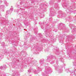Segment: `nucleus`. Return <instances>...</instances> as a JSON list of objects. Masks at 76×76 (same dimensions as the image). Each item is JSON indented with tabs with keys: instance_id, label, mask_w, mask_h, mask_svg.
Returning <instances> with one entry per match:
<instances>
[{
	"instance_id": "a878e982",
	"label": "nucleus",
	"mask_w": 76,
	"mask_h": 76,
	"mask_svg": "<svg viewBox=\"0 0 76 76\" xmlns=\"http://www.w3.org/2000/svg\"><path fill=\"white\" fill-rule=\"evenodd\" d=\"M48 72H49L48 71H47V73H48Z\"/></svg>"
},
{
	"instance_id": "393cba45",
	"label": "nucleus",
	"mask_w": 76,
	"mask_h": 76,
	"mask_svg": "<svg viewBox=\"0 0 76 76\" xmlns=\"http://www.w3.org/2000/svg\"><path fill=\"white\" fill-rule=\"evenodd\" d=\"M2 7V6H1L0 7V8H1Z\"/></svg>"
},
{
	"instance_id": "473e14b6",
	"label": "nucleus",
	"mask_w": 76,
	"mask_h": 76,
	"mask_svg": "<svg viewBox=\"0 0 76 76\" xmlns=\"http://www.w3.org/2000/svg\"><path fill=\"white\" fill-rule=\"evenodd\" d=\"M12 72H13L14 71H12Z\"/></svg>"
},
{
	"instance_id": "1a4fd4ad",
	"label": "nucleus",
	"mask_w": 76,
	"mask_h": 76,
	"mask_svg": "<svg viewBox=\"0 0 76 76\" xmlns=\"http://www.w3.org/2000/svg\"><path fill=\"white\" fill-rule=\"evenodd\" d=\"M60 60L61 62H64V59H63V58H61L60 59Z\"/></svg>"
},
{
	"instance_id": "a211bd4d",
	"label": "nucleus",
	"mask_w": 76,
	"mask_h": 76,
	"mask_svg": "<svg viewBox=\"0 0 76 76\" xmlns=\"http://www.w3.org/2000/svg\"><path fill=\"white\" fill-rule=\"evenodd\" d=\"M7 6H8V4H7V3L6 4H5Z\"/></svg>"
},
{
	"instance_id": "dca6fc26",
	"label": "nucleus",
	"mask_w": 76,
	"mask_h": 76,
	"mask_svg": "<svg viewBox=\"0 0 76 76\" xmlns=\"http://www.w3.org/2000/svg\"><path fill=\"white\" fill-rule=\"evenodd\" d=\"M50 10V13H52V14H53V13H53V12H52H52H53V11H51V10Z\"/></svg>"
},
{
	"instance_id": "6ab92c4d",
	"label": "nucleus",
	"mask_w": 76,
	"mask_h": 76,
	"mask_svg": "<svg viewBox=\"0 0 76 76\" xmlns=\"http://www.w3.org/2000/svg\"><path fill=\"white\" fill-rule=\"evenodd\" d=\"M73 73H75V74H76V70L74 72H73Z\"/></svg>"
},
{
	"instance_id": "6e6552de",
	"label": "nucleus",
	"mask_w": 76,
	"mask_h": 76,
	"mask_svg": "<svg viewBox=\"0 0 76 76\" xmlns=\"http://www.w3.org/2000/svg\"><path fill=\"white\" fill-rule=\"evenodd\" d=\"M2 44V46H3V47H4V46H5V43L4 42H3Z\"/></svg>"
},
{
	"instance_id": "cd10ccee",
	"label": "nucleus",
	"mask_w": 76,
	"mask_h": 76,
	"mask_svg": "<svg viewBox=\"0 0 76 76\" xmlns=\"http://www.w3.org/2000/svg\"><path fill=\"white\" fill-rule=\"evenodd\" d=\"M76 71V69L75 70V71L74 72H75V71Z\"/></svg>"
},
{
	"instance_id": "4be33fe9",
	"label": "nucleus",
	"mask_w": 76,
	"mask_h": 76,
	"mask_svg": "<svg viewBox=\"0 0 76 76\" xmlns=\"http://www.w3.org/2000/svg\"><path fill=\"white\" fill-rule=\"evenodd\" d=\"M51 19V18H49V20H50V21L51 20H50Z\"/></svg>"
},
{
	"instance_id": "f704fd0d",
	"label": "nucleus",
	"mask_w": 76,
	"mask_h": 76,
	"mask_svg": "<svg viewBox=\"0 0 76 76\" xmlns=\"http://www.w3.org/2000/svg\"><path fill=\"white\" fill-rule=\"evenodd\" d=\"M25 29H24V30H25Z\"/></svg>"
},
{
	"instance_id": "412c9836",
	"label": "nucleus",
	"mask_w": 76,
	"mask_h": 76,
	"mask_svg": "<svg viewBox=\"0 0 76 76\" xmlns=\"http://www.w3.org/2000/svg\"><path fill=\"white\" fill-rule=\"evenodd\" d=\"M74 59H75V60H76V57H74Z\"/></svg>"
},
{
	"instance_id": "f8f14e48",
	"label": "nucleus",
	"mask_w": 76,
	"mask_h": 76,
	"mask_svg": "<svg viewBox=\"0 0 76 76\" xmlns=\"http://www.w3.org/2000/svg\"><path fill=\"white\" fill-rule=\"evenodd\" d=\"M59 15L60 17H63V15L61 14H59Z\"/></svg>"
},
{
	"instance_id": "2f4dec72",
	"label": "nucleus",
	"mask_w": 76,
	"mask_h": 76,
	"mask_svg": "<svg viewBox=\"0 0 76 76\" xmlns=\"http://www.w3.org/2000/svg\"><path fill=\"white\" fill-rule=\"evenodd\" d=\"M40 36V37H41V36H40H40Z\"/></svg>"
},
{
	"instance_id": "4468645a",
	"label": "nucleus",
	"mask_w": 76,
	"mask_h": 76,
	"mask_svg": "<svg viewBox=\"0 0 76 76\" xmlns=\"http://www.w3.org/2000/svg\"><path fill=\"white\" fill-rule=\"evenodd\" d=\"M1 39V35H0V40Z\"/></svg>"
},
{
	"instance_id": "39448f33",
	"label": "nucleus",
	"mask_w": 76,
	"mask_h": 76,
	"mask_svg": "<svg viewBox=\"0 0 76 76\" xmlns=\"http://www.w3.org/2000/svg\"><path fill=\"white\" fill-rule=\"evenodd\" d=\"M4 68H5V69H6V65H5L4 66H1L0 67L1 69H4Z\"/></svg>"
},
{
	"instance_id": "20e7f679",
	"label": "nucleus",
	"mask_w": 76,
	"mask_h": 76,
	"mask_svg": "<svg viewBox=\"0 0 76 76\" xmlns=\"http://www.w3.org/2000/svg\"><path fill=\"white\" fill-rule=\"evenodd\" d=\"M15 74L14 75L15 76H20V75L19 74H18V73H16V71L15 72Z\"/></svg>"
},
{
	"instance_id": "c756f323",
	"label": "nucleus",
	"mask_w": 76,
	"mask_h": 76,
	"mask_svg": "<svg viewBox=\"0 0 76 76\" xmlns=\"http://www.w3.org/2000/svg\"><path fill=\"white\" fill-rule=\"evenodd\" d=\"M13 74V75H14L15 73H14Z\"/></svg>"
},
{
	"instance_id": "9b49d317",
	"label": "nucleus",
	"mask_w": 76,
	"mask_h": 76,
	"mask_svg": "<svg viewBox=\"0 0 76 76\" xmlns=\"http://www.w3.org/2000/svg\"><path fill=\"white\" fill-rule=\"evenodd\" d=\"M44 31L45 34H47V30H45V29H44Z\"/></svg>"
},
{
	"instance_id": "ddd939ff",
	"label": "nucleus",
	"mask_w": 76,
	"mask_h": 76,
	"mask_svg": "<svg viewBox=\"0 0 76 76\" xmlns=\"http://www.w3.org/2000/svg\"><path fill=\"white\" fill-rule=\"evenodd\" d=\"M64 6L65 7H64V9H66V7L67 6V5H65Z\"/></svg>"
},
{
	"instance_id": "423d86ee",
	"label": "nucleus",
	"mask_w": 76,
	"mask_h": 76,
	"mask_svg": "<svg viewBox=\"0 0 76 76\" xmlns=\"http://www.w3.org/2000/svg\"><path fill=\"white\" fill-rule=\"evenodd\" d=\"M62 71H63V69H59L58 70V72L59 73H61Z\"/></svg>"
},
{
	"instance_id": "72a5a7b5",
	"label": "nucleus",
	"mask_w": 76,
	"mask_h": 76,
	"mask_svg": "<svg viewBox=\"0 0 76 76\" xmlns=\"http://www.w3.org/2000/svg\"><path fill=\"white\" fill-rule=\"evenodd\" d=\"M1 34H2L1 33Z\"/></svg>"
},
{
	"instance_id": "c85d7f7f",
	"label": "nucleus",
	"mask_w": 76,
	"mask_h": 76,
	"mask_svg": "<svg viewBox=\"0 0 76 76\" xmlns=\"http://www.w3.org/2000/svg\"><path fill=\"white\" fill-rule=\"evenodd\" d=\"M56 13H55V14L56 15Z\"/></svg>"
},
{
	"instance_id": "7c9ffc66",
	"label": "nucleus",
	"mask_w": 76,
	"mask_h": 76,
	"mask_svg": "<svg viewBox=\"0 0 76 76\" xmlns=\"http://www.w3.org/2000/svg\"><path fill=\"white\" fill-rule=\"evenodd\" d=\"M57 62H58V61H57Z\"/></svg>"
},
{
	"instance_id": "f257e3e1",
	"label": "nucleus",
	"mask_w": 76,
	"mask_h": 76,
	"mask_svg": "<svg viewBox=\"0 0 76 76\" xmlns=\"http://www.w3.org/2000/svg\"><path fill=\"white\" fill-rule=\"evenodd\" d=\"M13 10L12 6H11V8H10V10H8L7 11V14H10L12 11Z\"/></svg>"
},
{
	"instance_id": "bb28decb",
	"label": "nucleus",
	"mask_w": 76,
	"mask_h": 76,
	"mask_svg": "<svg viewBox=\"0 0 76 76\" xmlns=\"http://www.w3.org/2000/svg\"><path fill=\"white\" fill-rule=\"evenodd\" d=\"M48 60H49V59H48V58L47 60L48 61Z\"/></svg>"
},
{
	"instance_id": "2eb2a0df",
	"label": "nucleus",
	"mask_w": 76,
	"mask_h": 76,
	"mask_svg": "<svg viewBox=\"0 0 76 76\" xmlns=\"http://www.w3.org/2000/svg\"><path fill=\"white\" fill-rule=\"evenodd\" d=\"M28 72H31V70L29 69V70H28Z\"/></svg>"
},
{
	"instance_id": "f3484780",
	"label": "nucleus",
	"mask_w": 76,
	"mask_h": 76,
	"mask_svg": "<svg viewBox=\"0 0 76 76\" xmlns=\"http://www.w3.org/2000/svg\"><path fill=\"white\" fill-rule=\"evenodd\" d=\"M64 66H65V64H63V66H62V67H64Z\"/></svg>"
},
{
	"instance_id": "aec40b11",
	"label": "nucleus",
	"mask_w": 76,
	"mask_h": 76,
	"mask_svg": "<svg viewBox=\"0 0 76 76\" xmlns=\"http://www.w3.org/2000/svg\"><path fill=\"white\" fill-rule=\"evenodd\" d=\"M48 67H45V70H47V69H47Z\"/></svg>"
},
{
	"instance_id": "5701e85b",
	"label": "nucleus",
	"mask_w": 76,
	"mask_h": 76,
	"mask_svg": "<svg viewBox=\"0 0 76 76\" xmlns=\"http://www.w3.org/2000/svg\"><path fill=\"white\" fill-rule=\"evenodd\" d=\"M31 39H32V38H31V39H31V41H33V40H31Z\"/></svg>"
},
{
	"instance_id": "7ed1b4c3",
	"label": "nucleus",
	"mask_w": 76,
	"mask_h": 76,
	"mask_svg": "<svg viewBox=\"0 0 76 76\" xmlns=\"http://www.w3.org/2000/svg\"><path fill=\"white\" fill-rule=\"evenodd\" d=\"M0 75L1 76H5L6 75L5 73H4V74H3V73L1 72V71H0Z\"/></svg>"
},
{
	"instance_id": "0eeeda50",
	"label": "nucleus",
	"mask_w": 76,
	"mask_h": 76,
	"mask_svg": "<svg viewBox=\"0 0 76 76\" xmlns=\"http://www.w3.org/2000/svg\"><path fill=\"white\" fill-rule=\"evenodd\" d=\"M73 65L75 66V67H76V62H73Z\"/></svg>"
},
{
	"instance_id": "b1692460",
	"label": "nucleus",
	"mask_w": 76,
	"mask_h": 76,
	"mask_svg": "<svg viewBox=\"0 0 76 76\" xmlns=\"http://www.w3.org/2000/svg\"><path fill=\"white\" fill-rule=\"evenodd\" d=\"M74 31H75V30H72V32H74Z\"/></svg>"
},
{
	"instance_id": "f03ea898",
	"label": "nucleus",
	"mask_w": 76,
	"mask_h": 76,
	"mask_svg": "<svg viewBox=\"0 0 76 76\" xmlns=\"http://www.w3.org/2000/svg\"><path fill=\"white\" fill-rule=\"evenodd\" d=\"M69 26H70L71 28V29H74V27H75V25L73 24H69Z\"/></svg>"
},
{
	"instance_id": "9d476101",
	"label": "nucleus",
	"mask_w": 76,
	"mask_h": 76,
	"mask_svg": "<svg viewBox=\"0 0 76 76\" xmlns=\"http://www.w3.org/2000/svg\"><path fill=\"white\" fill-rule=\"evenodd\" d=\"M59 26H63V24L62 23H60L59 24Z\"/></svg>"
}]
</instances>
